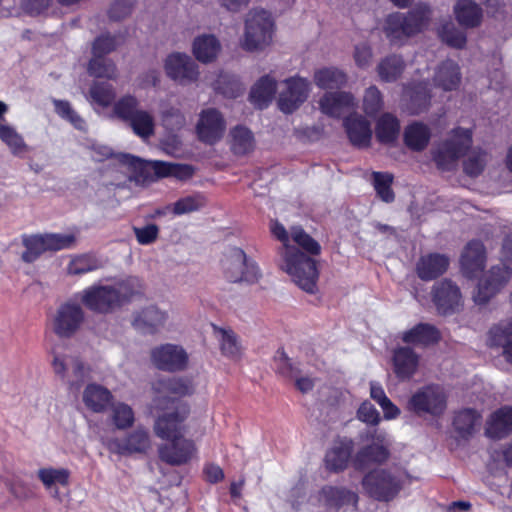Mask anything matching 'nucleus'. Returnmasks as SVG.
<instances>
[{"instance_id":"1","label":"nucleus","mask_w":512,"mask_h":512,"mask_svg":"<svg viewBox=\"0 0 512 512\" xmlns=\"http://www.w3.org/2000/svg\"><path fill=\"white\" fill-rule=\"evenodd\" d=\"M270 229L274 237L282 242V247L278 251L280 269L286 272L302 290L314 293L318 279L315 261L292 246L290 242H294L309 254H318L320 245L301 227H292L288 232L282 224L275 221L271 223Z\"/></svg>"},{"instance_id":"2","label":"nucleus","mask_w":512,"mask_h":512,"mask_svg":"<svg viewBox=\"0 0 512 512\" xmlns=\"http://www.w3.org/2000/svg\"><path fill=\"white\" fill-rule=\"evenodd\" d=\"M431 11L427 5H418L406 15L390 14L384 25V32L393 44H402L409 37L421 32L429 23Z\"/></svg>"},{"instance_id":"3","label":"nucleus","mask_w":512,"mask_h":512,"mask_svg":"<svg viewBox=\"0 0 512 512\" xmlns=\"http://www.w3.org/2000/svg\"><path fill=\"white\" fill-rule=\"evenodd\" d=\"M512 275V235L505 240L502 248L501 264L493 266L478 284L473 299L477 304L489 301L503 288Z\"/></svg>"},{"instance_id":"4","label":"nucleus","mask_w":512,"mask_h":512,"mask_svg":"<svg viewBox=\"0 0 512 512\" xmlns=\"http://www.w3.org/2000/svg\"><path fill=\"white\" fill-rule=\"evenodd\" d=\"M406 479L405 472L399 469L378 468L364 476L362 486L370 497L388 502L398 495Z\"/></svg>"},{"instance_id":"5","label":"nucleus","mask_w":512,"mask_h":512,"mask_svg":"<svg viewBox=\"0 0 512 512\" xmlns=\"http://www.w3.org/2000/svg\"><path fill=\"white\" fill-rule=\"evenodd\" d=\"M223 276L231 283H257L262 274L257 263L238 247L228 248L221 259Z\"/></svg>"},{"instance_id":"6","label":"nucleus","mask_w":512,"mask_h":512,"mask_svg":"<svg viewBox=\"0 0 512 512\" xmlns=\"http://www.w3.org/2000/svg\"><path fill=\"white\" fill-rule=\"evenodd\" d=\"M274 21L265 10H251L245 20V32L241 47L246 51H258L272 43Z\"/></svg>"},{"instance_id":"7","label":"nucleus","mask_w":512,"mask_h":512,"mask_svg":"<svg viewBox=\"0 0 512 512\" xmlns=\"http://www.w3.org/2000/svg\"><path fill=\"white\" fill-rule=\"evenodd\" d=\"M472 145V132L466 128H456L451 131L448 138L441 143L434 152V161L442 170L452 169L458 159Z\"/></svg>"},{"instance_id":"8","label":"nucleus","mask_w":512,"mask_h":512,"mask_svg":"<svg viewBox=\"0 0 512 512\" xmlns=\"http://www.w3.org/2000/svg\"><path fill=\"white\" fill-rule=\"evenodd\" d=\"M85 321L83 308L75 302L61 304L48 319V328L59 338H71Z\"/></svg>"},{"instance_id":"9","label":"nucleus","mask_w":512,"mask_h":512,"mask_svg":"<svg viewBox=\"0 0 512 512\" xmlns=\"http://www.w3.org/2000/svg\"><path fill=\"white\" fill-rule=\"evenodd\" d=\"M361 449L355 456V465L359 468L373 463H383L389 458V442L385 433L377 430L360 434Z\"/></svg>"},{"instance_id":"10","label":"nucleus","mask_w":512,"mask_h":512,"mask_svg":"<svg viewBox=\"0 0 512 512\" xmlns=\"http://www.w3.org/2000/svg\"><path fill=\"white\" fill-rule=\"evenodd\" d=\"M52 366L55 374L65 380L70 389L78 390L91 379L90 366L76 356L55 355Z\"/></svg>"},{"instance_id":"11","label":"nucleus","mask_w":512,"mask_h":512,"mask_svg":"<svg viewBox=\"0 0 512 512\" xmlns=\"http://www.w3.org/2000/svg\"><path fill=\"white\" fill-rule=\"evenodd\" d=\"M446 393L438 385L418 389L408 402V409L417 414L441 415L446 409Z\"/></svg>"},{"instance_id":"12","label":"nucleus","mask_w":512,"mask_h":512,"mask_svg":"<svg viewBox=\"0 0 512 512\" xmlns=\"http://www.w3.org/2000/svg\"><path fill=\"white\" fill-rule=\"evenodd\" d=\"M311 91V83L308 79L293 76L281 82L278 96V107L286 113L297 110L308 98Z\"/></svg>"},{"instance_id":"13","label":"nucleus","mask_w":512,"mask_h":512,"mask_svg":"<svg viewBox=\"0 0 512 512\" xmlns=\"http://www.w3.org/2000/svg\"><path fill=\"white\" fill-rule=\"evenodd\" d=\"M163 414L159 415L154 423L155 434L163 440H177L184 436L185 426L184 421L187 417L188 411L185 408L179 409L175 406L162 404L161 408Z\"/></svg>"},{"instance_id":"14","label":"nucleus","mask_w":512,"mask_h":512,"mask_svg":"<svg viewBox=\"0 0 512 512\" xmlns=\"http://www.w3.org/2000/svg\"><path fill=\"white\" fill-rule=\"evenodd\" d=\"M117 160L133 169L147 168L155 173L158 178L175 177L177 179H188L193 175V169L188 165L174 164L163 161H147L130 154L115 155Z\"/></svg>"},{"instance_id":"15","label":"nucleus","mask_w":512,"mask_h":512,"mask_svg":"<svg viewBox=\"0 0 512 512\" xmlns=\"http://www.w3.org/2000/svg\"><path fill=\"white\" fill-rule=\"evenodd\" d=\"M194 384L188 378L172 377L161 379L153 384V408H161L162 404L174 406V399L190 395L194 392Z\"/></svg>"},{"instance_id":"16","label":"nucleus","mask_w":512,"mask_h":512,"mask_svg":"<svg viewBox=\"0 0 512 512\" xmlns=\"http://www.w3.org/2000/svg\"><path fill=\"white\" fill-rule=\"evenodd\" d=\"M118 297L112 285H92L79 293L81 303L98 313H109L119 307Z\"/></svg>"},{"instance_id":"17","label":"nucleus","mask_w":512,"mask_h":512,"mask_svg":"<svg viewBox=\"0 0 512 512\" xmlns=\"http://www.w3.org/2000/svg\"><path fill=\"white\" fill-rule=\"evenodd\" d=\"M106 445L110 452L122 456L146 454L152 448V439L147 429L137 427L124 437L110 439Z\"/></svg>"},{"instance_id":"18","label":"nucleus","mask_w":512,"mask_h":512,"mask_svg":"<svg viewBox=\"0 0 512 512\" xmlns=\"http://www.w3.org/2000/svg\"><path fill=\"white\" fill-rule=\"evenodd\" d=\"M199 141L213 145L219 142L226 131V121L220 111L215 108L203 109L195 126Z\"/></svg>"},{"instance_id":"19","label":"nucleus","mask_w":512,"mask_h":512,"mask_svg":"<svg viewBox=\"0 0 512 512\" xmlns=\"http://www.w3.org/2000/svg\"><path fill=\"white\" fill-rule=\"evenodd\" d=\"M164 71L171 80L180 84L188 85L198 79V65L189 55L181 52H173L164 60Z\"/></svg>"},{"instance_id":"20","label":"nucleus","mask_w":512,"mask_h":512,"mask_svg":"<svg viewBox=\"0 0 512 512\" xmlns=\"http://www.w3.org/2000/svg\"><path fill=\"white\" fill-rule=\"evenodd\" d=\"M432 299L438 312L443 315L457 312L463 304L459 287L449 280L434 285Z\"/></svg>"},{"instance_id":"21","label":"nucleus","mask_w":512,"mask_h":512,"mask_svg":"<svg viewBox=\"0 0 512 512\" xmlns=\"http://www.w3.org/2000/svg\"><path fill=\"white\" fill-rule=\"evenodd\" d=\"M151 357L156 367L166 371L182 370L188 362L185 350L174 344H165L155 348Z\"/></svg>"},{"instance_id":"22","label":"nucleus","mask_w":512,"mask_h":512,"mask_svg":"<svg viewBox=\"0 0 512 512\" xmlns=\"http://www.w3.org/2000/svg\"><path fill=\"white\" fill-rule=\"evenodd\" d=\"M197 453V448L192 440L180 437L177 440H169V443L159 448V457L170 465H183L188 463Z\"/></svg>"},{"instance_id":"23","label":"nucleus","mask_w":512,"mask_h":512,"mask_svg":"<svg viewBox=\"0 0 512 512\" xmlns=\"http://www.w3.org/2000/svg\"><path fill=\"white\" fill-rule=\"evenodd\" d=\"M321 112L329 117L340 118L356 107L354 95L346 91L326 92L319 99Z\"/></svg>"},{"instance_id":"24","label":"nucleus","mask_w":512,"mask_h":512,"mask_svg":"<svg viewBox=\"0 0 512 512\" xmlns=\"http://www.w3.org/2000/svg\"><path fill=\"white\" fill-rule=\"evenodd\" d=\"M462 81V73L459 64L451 59L439 63L433 74V85L445 92L459 89Z\"/></svg>"},{"instance_id":"25","label":"nucleus","mask_w":512,"mask_h":512,"mask_svg":"<svg viewBox=\"0 0 512 512\" xmlns=\"http://www.w3.org/2000/svg\"><path fill=\"white\" fill-rule=\"evenodd\" d=\"M168 320V311L151 304L135 314L133 325L145 333H154L163 328Z\"/></svg>"},{"instance_id":"26","label":"nucleus","mask_w":512,"mask_h":512,"mask_svg":"<svg viewBox=\"0 0 512 512\" xmlns=\"http://www.w3.org/2000/svg\"><path fill=\"white\" fill-rule=\"evenodd\" d=\"M419 356L411 348L400 347L393 353V369L400 380L411 379L418 370Z\"/></svg>"},{"instance_id":"27","label":"nucleus","mask_w":512,"mask_h":512,"mask_svg":"<svg viewBox=\"0 0 512 512\" xmlns=\"http://www.w3.org/2000/svg\"><path fill=\"white\" fill-rule=\"evenodd\" d=\"M486 260L485 248L479 241H471L461 255V268L467 277H474L484 268Z\"/></svg>"},{"instance_id":"28","label":"nucleus","mask_w":512,"mask_h":512,"mask_svg":"<svg viewBox=\"0 0 512 512\" xmlns=\"http://www.w3.org/2000/svg\"><path fill=\"white\" fill-rule=\"evenodd\" d=\"M352 450V440L345 438L335 441L326 453V468L334 472L344 470L349 463Z\"/></svg>"},{"instance_id":"29","label":"nucleus","mask_w":512,"mask_h":512,"mask_svg":"<svg viewBox=\"0 0 512 512\" xmlns=\"http://www.w3.org/2000/svg\"><path fill=\"white\" fill-rule=\"evenodd\" d=\"M453 13L459 25L464 28H476L483 19L482 8L473 0H458Z\"/></svg>"},{"instance_id":"30","label":"nucleus","mask_w":512,"mask_h":512,"mask_svg":"<svg viewBox=\"0 0 512 512\" xmlns=\"http://www.w3.org/2000/svg\"><path fill=\"white\" fill-rule=\"evenodd\" d=\"M0 142L13 156L22 157L29 151L23 135L6 120H0Z\"/></svg>"},{"instance_id":"31","label":"nucleus","mask_w":512,"mask_h":512,"mask_svg":"<svg viewBox=\"0 0 512 512\" xmlns=\"http://www.w3.org/2000/svg\"><path fill=\"white\" fill-rule=\"evenodd\" d=\"M486 435L501 439L512 432V408L502 407L491 414L486 422Z\"/></svg>"},{"instance_id":"32","label":"nucleus","mask_w":512,"mask_h":512,"mask_svg":"<svg viewBox=\"0 0 512 512\" xmlns=\"http://www.w3.org/2000/svg\"><path fill=\"white\" fill-rule=\"evenodd\" d=\"M221 51L219 40L212 34L197 36L192 43V53L201 63L215 61Z\"/></svg>"},{"instance_id":"33","label":"nucleus","mask_w":512,"mask_h":512,"mask_svg":"<svg viewBox=\"0 0 512 512\" xmlns=\"http://www.w3.org/2000/svg\"><path fill=\"white\" fill-rule=\"evenodd\" d=\"M313 81L320 89H339L346 85L348 76L344 70L336 66H326L314 71Z\"/></svg>"},{"instance_id":"34","label":"nucleus","mask_w":512,"mask_h":512,"mask_svg":"<svg viewBox=\"0 0 512 512\" xmlns=\"http://www.w3.org/2000/svg\"><path fill=\"white\" fill-rule=\"evenodd\" d=\"M115 89L111 84L94 82L89 90L88 100L95 111L105 117L107 109L115 100Z\"/></svg>"},{"instance_id":"35","label":"nucleus","mask_w":512,"mask_h":512,"mask_svg":"<svg viewBox=\"0 0 512 512\" xmlns=\"http://www.w3.org/2000/svg\"><path fill=\"white\" fill-rule=\"evenodd\" d=\"M440 338L439 331L431 324L420 323L402 333L401 339L407 344L427 346L436 343Z\"/></svg>"},{"instance_id":"36","label":"nucleus","mask_w":512,"mask_h":512,"mask_svg":"<svg viewBox=\"0 0 512 512\" xmlns=\"http://www.w3.org/2000/svg\"><path fill=\"white\" fill-rule=\"evenodd\" d=\"M276 90V80L269 75H265L252 86L250 91V101L257 108L263 109L271 103Z\"/></svg>"},{"instance_id":"37","label":"nucleus","mask_w":512,"mask_h":512,"mask_svg":"<svg viewBox=\"0 0 512 512\" xmlns=\"http://www.w3.org/2000/svg\"><path fill=\"white\" fill-rule=\"evenodd\" d=\"M449 266V259L438 253L429 254L420 258L417 264V273L423 280H432L443 274Z\"/></svg>"},{"instance_id":"38","label":"nucleus","mask_w":512,"mask_h":512,"mask_svg":"<svg viewBox=\"0 0 512 512\" xmlns=\"http://www.w3.org/2000/svg\"><path fill=\"white\" fill-rule=\"evenodd\" d=\"M481 415L474 409L458 411L453 419V428L459 438L467 439L480 427Z\"/></svg>"},{"instance_id":"39","label":"nucleus","mask_w":512,"mask_h":512,"mask_svg":"<svg viewBox=\"0 0 512 512\" xmlns=\"http://www.w3.org/2000/svg\"><path fill=\"white\" fill-rule=\"evenodd\" d=\"M112 400L111 392L96 383L88 384L83 391V402L93 412H104Z\"/></svg>"},{"instance_id":"40","label":"nucleus","mask_w":512,"mask_h":512,"mask_svg":"<svg viewBox=\"0 0 512 512\" xmlns=\"http://www.w3.org/2000/svg\"><path fill=\"white\" fill-rule=\"evenodd\" d=\"M346 128L350 141L357 146H367L371 140L372 131L369 122L362 116L353 115L345 119Z\"/></svg>"},{"instance_id":"41","label":"nucleus","mask_w":512,"mask_h":512,"mask_svg":"<svg viewBox=\"0 0 512 512\" xmlns=\"http://www.w3.org/2000/svg\"><path fill=\"white\" fill-rule=\"evenodd\" d=\"M490 346L503 347V355L512 364V320L501 322L489 331Z\"/></svg>"},{"instance_id":"42","label":"nucleus","mask_w":512,"mask_h":512,"mask_svg":"<svg viewBox=\"0 0 512 512\" xmlns=\"http://www.w3.org/2000/svg\"><path fill=\"white\" fill-rule=\"evenodd\" d=\"M37 476L47 490L57 495L59 486L65 487L69 484L70 471L63 467L49 466L40 468Z\"/></svg>"},{"instance_id":"43","label":"nucleus","mask_w":512,"mask_h":512,"mask_svg":"<svg viewBox=\"0 0 512 512\" xmlns=\"http://www.w3.org/2000/svg\"><path fill=\"white\" fill-rule=\"evenodd\" d=\"M139 100L130 94L120 97L114 102L112 109L107 111L105 117L108 119H119L128 123L134 115L140 110Z\"/></svg>"},{"instance_id":"44","label":"nucleus","mask_w":512,"mask_h":512,"mask_svg":"<svg viewBox=\"0 0 512 512\" xmlns=\"http://www.w3.org/2000/svg\"><path fill=\"white\" fill-rule=\"evenodd\" d=\"M430 137L428 126L419 122L410 124L404 132L405 144L415 151L423 150L428 145Z\"/></svg>"},{"instance_id":"45","label":"nucleus","mask_w":512,"mask_h":512,"mask_svg":"<svg viewBox=\"0 0 512 512\" xmlns=\"http://www.w3.org/2000/svg\"><path fill=\"white\" fill-rule=\"evenodd\" d=\"M321 500L324 501L325 504L335 508H340L345 505L356 506L358 495L344 488L325 487L321 492Z\"/></svg>"},{"instance_id":"46","label":"nucleus","mask_w":512,"mask_h":512,"mask_svg":"<svg viewBox=\"0 0 512 512\" xmlns=\"http://www.w3.org/2000/svg\"><path fill=\"white\" fill-rule=\"evenodd\" d=\"M135 135L147 140L155 133L154 116L147 110L140 109L128 122Z\"/></svg>"},{"instance_id":"47","label":"nucleus","mask_w":512,"mask_h":512,"mask_svg":"<svg viewBox=\"0 0 512 512\" xmlns=\"http://www.w3.org/2000/svg\"><path fill=\"white\" fill-rule=\"evenodd\" d=\"M230 146L235 154L244 155L254 148V136L244 126H236L230 131Z\"/></svg>"},{"instance_id":"48","label":"nucleus","mask_w":512,"mask_h":512,"mask_svg":"<svg viewBox=\"0 0 512 512\" xmlns=\"http://www.w3.org/2000/svg\"><path fill=\"white\" fill-rule=\"evenodd\" d=\"M405 93L410 98L411 113L418 114L429 106L431 93L428 83L421 82L414 84L412 87L407 89Z\"/></svg>"},{"instance_id":"49","label":"nucleus","mask_w":512,"mask_h":512,"mask_svg":"<svg viewBox=\"0 0 512 512\" xmlns=\"http://www.w3.org/2000/svg\"><path fill=\"white\" fill-rule=\"evenodd\" d=\"M438 36L450 47L462 49L467 43L466 33L455 26V24L447 20L442 23L437 30Z\"/></svg>"},{"instance_id":"50","label":"nucleus","mask_w":512,"mask_h":512,"mask_svg":"<svg viewBox=\"0 0 512 512\" xmlns=\"http://www.w3.org/2000/svg\"><path fill=\"white\" fill-rule=\"evenodd\" d=\"M404 62L400 56L390 55L377 65L379 78L384 82L395 81L403 72Z\"/></svg>"},{"instance_id":"51","label":"nucleus","mask_w":512,"mask_h":512,"mask_svg":"<svg viewBox=\"0 0 512 512\" xmlns=\"http://www.w3.org/2000/svg\"><path fill=\"white\" fill-rule=\"evenodd\" d=\"M399 131V122L391 114H384L379 118L376 126V136L380 142L391 143L395 141Z\"/></svg>"},{"instance_id":"52","label":"nucleus","mask_w":512,"mask_h":512,"mask_svg":"<svg viewBox=\"0 0 512 512\" xmlns=\"http://www.w3.org/2000/svg\"><path fill=\"white\" fill-rule=\"evenodd\" d=\"M489 160L490 156L486 151L479 148L472 149L464 160V171L469 176H478L483 172Z\"/></svg>"},{"instance_id":"53","label":"nucleus","mask_w":512,"mask_h":512,"mask_svg":"<svg viewBox=\"0 0 512 512\" xmlns=\"http://www.w3.org/2000/svg\"><path fill=\"white\" fill-rule=\"evenodd\" d=\"M112 286L119 295V306L140 295L143 291L142 281L137 277H127Z\"/></svg>"},{"instance_id":"54","label":"nucleus","mask_w":512,"mask_h":512,"mask_svg":"<svg viewBox=\"0 0 512 512\" xmlns=\"http://www.w3.org/2000/svg\"><path fill=\"white\" fill-rule=\"evenodd\" d=\"M110 419L117 429L123 430L133 425L135 416L128 404L118 402L111 406Z\"/></svg>"},{"instance_id":"55","label":"nucleus","mask_w":512,"mask_h":512,"mask_svg":"<svg viewBox=\"0 0 512 512\" xmlns=\"http://www.w3.org/2000/svg\"><path fill=\"white\" fill-rule=\"evenodd\" d=\"M88 72L96 78L115 79L117 76L116 65L103 56L93 55L88 65Z\"/></svg>"},{"instance_id":"56","label":"nucleus","mask_w":512,"mask_h":512,"mask_svg":"<svg viewBox=\"0 0 512 512\" xmlns=\"http://www.w3.org/2000/svg\"><path fill=\"white\" fill-rule=\"evenodd\" d=\"M216 336L220 342L221 351L225 356L231 359H238L240 357L241 345L233 331L218 329Z\"/></svg>"},{"instance_id":"57","label":"nucleus","mask_w":512,"mask_h":512,"mask_svg":"<svg viewBox=\"0 0 512 512\" xmlns=\"http://www.w3.org/2000/svg\"><path fill=\"white\" fill-rule=\"evenodd\" d=\"M206 204L205 197L201 194L188 195L180 198L172 205V212L176 216L192 213L200 210Z\"/></svg>"},{"instance_id":"58","label":"nucleus","mask_w":512,"mask_h":512,"mask_svg":"<svg viewBox=\"0 0 512 512\" xmlns=\"http://www.w3.org/2000/svg\"><path fill=\"white\" fill-rule=\"evenodd\" d=\"M101 267V262L90 254L79 255L71 259L68 265V272L72 275H80L97 270Z\"/></svg>"},{"instance_id":"59","label":"nucleus","mask_w":512,"mask_h":512,"mask_svg":"<svg viewBox=\"0 0 512 512\" xmlns=\"http://www.w3.org/2000/svg\"><path fill=\"white\" fill-rule=\"evenodd\" d=\"M23 244L26 250L22 254V259L28 263L35 261L43 252L48 251L43 235L25 237Z\"/></svg>"},{"instance_id":"60","label":"nucleus","mask_w":512,"mask_h":512,"mask_svg":"<svg viewBox=\"0 0 512 512\" xmlns=\"http://www.w3.org/2000/svg\"><path fill=\"white\" fill-rule=\"evenodd\" d=\"M56 113L64 120L70 122L76 129L84 130L86 123L84 119L72 108L68 101L53 100Z\"/></svg>"},{"instance_id":"61","label":"nucleus","mask_w":512,"mask_h":512,"mask_svg":"<svg viewBox=\"0 0 512 512\" xmlns=\"http://www.w3.org/2000/svg\"><path fill=\"white\" fill-rule=\"evenodd\" d=\"M393 176L389 173H373V185L377 195L384 202H391L394 200V193L391 190Z\"/></svg>"},{"instance_id":"62","label":"nucleus","mask_w":512,"mask_h":512,"mask_svg":"<svg viewBox=\"0 0 512 512\" xmlns=\"http://www.w3.org/2000/svg\"><path fill=\"white\" fill-rule=\"evenodd\" d=\"M383 105L382 95L376 86H370L365 90L363 97V109L367 115L376 114Z\"/></svg>"},{"instance_id":"63","label":"nucleus","mask_w":512,"mask_h":512,"mask_svg":"<svg viewBox=\"0 0 512 512\" xmlns=\"http://www.w3.org/2000/svg\"><path fill=\"white\" fill-rule=\"evenodd\" d=\"M161 121L164 128L171 132L181 129L186 123L180 110L172 107L162 111Z\"/></svg>"},{"instance_id":"64","label":"nucleus","mask_w":512,"mask_h":512,"mask_svg":"<svg viewBox=\"0 0 512 512\" xmlns=\"http://www.w3.org/2000/svg\"><path fill=\"white\" fill-rule=\"evenodd\" d=\"M48 251H58L70 248L75 243V236L72 234H45L43 235Z\"/></svg>"}]
</instances>
